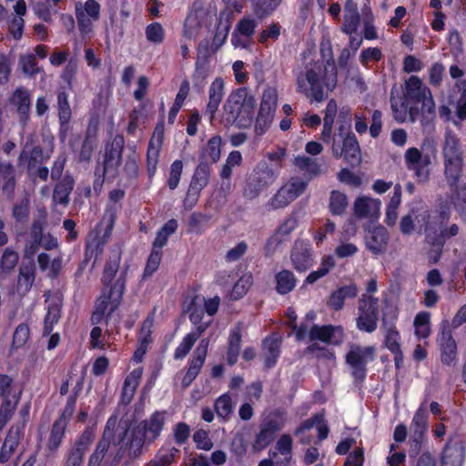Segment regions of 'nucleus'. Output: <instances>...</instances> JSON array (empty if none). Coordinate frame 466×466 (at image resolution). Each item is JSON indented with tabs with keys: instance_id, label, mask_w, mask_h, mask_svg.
<instances>
[{
	"instance_id": "58",
	"label": "nucleus",
	"mask_w": 466,
	"mask_h": 466,
	"mask_svg": "<svg viewBox=\"0 0 466 466\" xmlns=\"http://www.w3.org/2000/svg\"><path fill=\"white\" fill-rule=\"evenodd\" d=\"M214 410L219 419L227 421L233 411L231 397L228 393L220 395L214 403Z\"/></svg>"
},
{
	"instance_id": "17",
	"label": "nucleus",
	"mask_w": 466,
	"mask_h": 466,
	"mask_svg": "<svg viewBox=\"0 0 466 466\" xmlns=\"http://www.w3.org/2000/svg\"><path fill=\"white\" fill-rule=\"evenodd\" d=\"M290 261L293 268L299 272H306L314 264V250L311 244L305 240H296L290 250Z\"/></svg>"
},
{
	"instance_id": "3",
	"label": "nucleus",
	"mask_w": 466,
	"mask_h": 466,
	"mask_svg": "<svg viewBox=\"0 0 466 466\" xmlns=\"http://www.w3.org/2000/svg\"><path fill=\"white\" fill-rule=\"evenodd\" d=\"M337 85V68L332 58L311 60L297 76V91L310 101L325 99V88L332 91Z\"/></svg>"
},
{
	"instance_id": "6",
	"label": "nucleus",
	"mask_w": 466,
	"mask_h": 466,
	"mask_svg": "<svg viewBox=\"0 0 466 466\" xmlns=\"http://www.w3.org/2000/svg\"><path fill=\"white\" fill-rule=\"evenodd\" d=\"M451 216V202L448 199L440 198L425 226L426 240L429 244L445 245L447 240L459 234L460 228L457 224L447 226Z\"/></svg>"
},
{
	"instance_id": "8",
	"label": "nucleus",
	"mask_w": 466,
	"mask_h": 466,
	"mask_svg": "<svg viewBox=\"0 0 466 466\" xmlns=\"http://www.w3.org/2000/svg\"><path fill=\"white\" fill-rule=\"evenodd\" d=\"M286 413L280 409H275L261 420L258 432L253 441L254 451H260L268 447L285 426Z\"/></svg>"
},
{
	"instance_id": "21",
	"label": "nucleus",
	"mask_w": 466,
	"mask_h": 466,
	"mask_svg": "<svg viewBox=\"0 0 466 466\" xmlns=\"http://www.w3.org/2000/svg\"><path fill=\"white\" fill-rule=\"evenodd\" d=\"M309 337L312 341L319 340L327 344L339 346L343 342L345 333L341 326L314 324L309 329Z\"/></svg>"
},
{
	"instance_id": "1",
	"label": "nucleus",
	"mask_w": 466,
	"mask_h": 466,
	"mask_svg": "<svg viewBox=\"0 0 466 466\" xmlns=\"http://www.w3.org/2000/svg\"><path fill=\"white\" fill-rule=\"evenodd\" d=\"M167 420V411L157 410L134 426L128 425L121 431L118 429L113 441V445L118 449L108 454L104 466H119L125 457L129 460L140 457L144 446L153 444L160 437Z\"/></svg>"
},
{
	"instance_id": "18",
	"label": "nucleus",
	"mask_w": 466,
	"mask_h": 466,
	"mask_svg": "<svg viewBox=\"0 0 466 466\" xmlns=\"http://www.w3.org/2000/svg\"><path fill=\"white\" fill-rule=\"evenodd\" d=\"M9 104L15 109L19 124L25 127L31 116V94L25 86L16 87L8 98Z\"/></svg>"
},
{
	"instance_id": "60",
	"label": "nucleus",
	"mask_w": 466,
	"mask_h": 466,
	"mask_svg": "<svg viewBox=\"0 0 466 466\" xmlns=\"http://www.w3.org/2000/svg\"><path fill=\"white\" fill-rule=\"evenodd\" d=\"M162 254L163 252H158L157 250L151 249V252L147 259V263L143 270L140 282L147 280L158 269L162 259Z\"/></svg>"
},
{
	"instance_id": "45",
	"label": "nucleus",
	"mask_w": 466,
	"mask_h": 466,
	"mask_svg": "<svg viewBox=\"0 0 466 466\" xmlns=\"http://www.w3.org/2000/svg\"><path fill=\"white\" fill-rule=\"evenodd\" d=\"M178 224L175 218L167 220L157 232L156 238L152 243V250L162 252V248L167 245L169 237L177 229Z\"/></svg>"
},
{
	"instance_id": "53",
	"label": "nucleus",
	"mask_w": 466,
	"mask_h": 466,
	"mask_svg": "<svg viewBox=\"0 0 466 466\" xmlns=\"http://www.w3.org/2000/svg\"><path fill=\"white\" fill-rule=\"evenodd\" d=\"M297 227V221L293 218H289L283 221L279 227L275 235L270 237L265 246L267 253L271 250V246L278 245L281 242V239L279 238V235L288 236Z\"/></svg>"
},
{
	"instance_id": "62",
	"label": "nucleus",
	"mask_w": 466,
	"mask_h": 466,
	"mask_svg": "<svg viewBox=\"0 0 466 466\" xmlns=\"http://www.w3.org/2000/svg\"><path fill=\"white\" fill-rule=\"evenodd\" d=\"M282 0H257L254 6L255 14L259 18H265L270 15Z\"/></svg>"
},
{
	"instance_id": "59",
	"label": "nucleus",
	"mask_w": 466,
	"mask_h": 466,
	"mask_svg": "<svg viewBox=\"0 0 466 466\" xmlns=\"http://www.w3.org/2000/svg\"><path fill=\"white\" fill-rule=\"evenodd\" d=\"M147 40L156 46L161 45L166 36L165 29L159 22H152L145 28Z\"/></svg>"
},
{
	"instance_id": "41",
	"label": "nucleus",
	"mask_w": 466,
	"mask_h": 466,
	"mask_svg": "<svg viewBox=\"0 0 466 466\" xmlns=\"http://www.w3.org/2000/svg\"><path fill=\"white\" fill-rule=\"evenodd\" d=\"M22 397V390L14 392L10 398H3L0 405V431L5 427L7 422L15 414L17 405Z\"/></svg>"
},
{
	"instance_id": "12",
	"label": "nucleus",
	"mask_w": 466,
	"mask_h": 466,
	"mask_svg": "<svg viewBox=\"0 0 466 466\" xmlns=\"http://www.w3.org/2000/svg\"><path fill=\"white\" fill-rule=\"evenodd\" d=\"M95 440V431L86 427L66 451L62 466H84L85 455Z\"/></svg>"
},
{
	"instance_id": "55",
	"label": "nucleus",
	"mask_w": 466,
	"mask_h": 466,
	"mask_svg": "<svg viewBox=\"0 0 466 466\" xmlns=\"http://www.w3.org/2000/svg\"><path fill=\"white\" fill-rule=\"evenodd\" d=\"M442 154L444 160L463 159L460 141L455 136L449 135L445 137Z\"/></svg>"
},
{
	"instance_id": "43",
	"label": "nucleus",
	"mask_w": 466,
	"mask_h": 466,
	"mask_svg": "<svg viewBox=\"0 0 466 466\" xmlns=\"http://www.w3.org/2000/svg\"><path fill=\"white\" fill-rule=\"evenodd\" d=\"M463 159L444 160V175L451 192L457 189L462 175Z\"/></svg>"
},
{
	"instance_id": "27",
	"label": "nucleus",
	"mask_w": 466,
	"mask_h": 466,
	"mask_svg": "<svg viewBox=\"0 0 466 466\" xmlns=\"http://www.w3.org/2000/svg\"><path fill=\"white\" fill-rule=\"evenodd\" d=\"M233 13L230 10H223L219 13L216 31L213 36L211 48L216 52L226 41L231 28Z\"/></svg>"
},
{
	"instance_id": "7",
	"label": "nucleus",
	"mask_w": 466,
	"mask_h": 466,
	"mask_svg": "<svg viewBox=\"0 0 466 466\" xmlns=\"http://www.w3.org/2000/svg\"><path fill=\"white\" fill-rule=\"evenodd\" d=\"M128 270L129 265L125 264L115 281V285L110 289H102L101 295L95 302L94 310L90 318L93 325L100 324L106 316L109 318L119 307L126 291Z\"/></svg>"
},
{
	"instance_id": "30",
	"label": "nucleus",
	"mask_w": 466,
	"mask_h": 466,
	"mask_svg": "<svg viewBox=\"0 0 466 466\" xmlns=\"http://www.w3.org/2000/svg\"><path fill=\"white\" fill-rule=\"evenodd\" d=\"M400 334L396 326L389 327L384 336V345L393 355L395 367L399 370L403 362V353L400 348Z\"/></svg>"
},
{
	"instance_id": "37",
	"label": "nucleus",
	"mask_w": 466,
	"mask_h": 466,
	"mask_svg": "<svg viewBox=\"0 0 466 466\" xmlns=\"http://www.w3.org/2000/svg\"><path fill=\"white\" fill-rule=\"evenodd\" d=\"M360 24V15L357 5L352 0H348L345 5L344 21L341 31L351 35L357 32Z\"/></svg>"
},
{
	"instance_id": "38",
	"label": "nucleus",
	"mask_w": 466,
	"mask_h": 466,
	"mask_svg": "<svg viewBox=\"0 0 466 466\" xmlns=\"http://www.w3.org/2000/svg\"><path fill=\"white\" fill-rule=\"evenodd\" d=\"M380 201L369 197H359L354 201L353 211L357 218H364L377 214Z\"/></svg>"
},
{
	"instance_id": "16",
	"label": "nucleus",
	"mask_w": 466,
	"mask_h": 466,
	"mask_svg": "<svg viewBox=\"0 0 466 466\" xmlns=\"http://www.w3.org/2000/svg\"><path fill=\"white\" fill-rule=\"evenodd\" d=\"M437 343L441 350V361L443 365L451 366L457 359V343L452 336L449 322H441L437 336Z\"/></svg>"
},
{
	"instance_id": "24",
	"label": "nucleus",
	"mask_w": 466,
	"mask_h": 466,
	"mask_svg": "<svg viewBox=\"0 0 466 466\" xmlns=\"http://www.w3.org/2000/svg\"><path fill=\"white\" fill-rule=\"evenodd\" d=\"M225 96V82L222 77H216L210 84L208 88V101L204 111V116L212 122L216 113Z\"/></svg>"
},
{
	"instance_id": "23",
	"label": "nucleus",
	"mask_w": 466,
	"mask_h": 466,
	"mask_svg": "<svg viewBox=\"0 0 466 466\" xmlns=\"http://www.w3.org/2000/svg\"><path fill=\"white\" fill-rule=\"evenodd\" d=\"M282 339L273 332L266 336L261 341L263 369L268 370L274 368L281 354Z\"/></svg>"
},
{
	"instance_id": "25",
	"label": "nucleus",
	"mask_w": 466,
	"mask_h": 466,
	"mask_svg": "<svg viewBox=\"0 0 466 466\" xmlns=\"http://www.w3.org/2000/svg\"><path fill=\"white\" fill-rule=\"evenodd\" d=\"M29 218L30 201L24 198L12 208L13 227L17 237H24L27 233Z\"/></svg>"
},
{
	"instance_id": "56",
	"label": "nucleus",
	"mask_w": 466,
	"mask_h": 466,
	"mask_svg": "<svg viewBox=\"0 0 466 466\" xmlns=\"http://www.w3.org/2000/svg\"><path fill=\"white\" fill-rule=\"evenodd\" d=\"M295 197L292 196L290 189L285 185L282 186L278 192L268 200L267 207L271 209L283 208L293 201Z\"/></svg>"
},
{
	"instance_id": "22",
	"label": "nucleus",
	"mask_w": 466,
	"mask_h": 466,
	"mask_svg": "<svg viewBox=\"0 0 466 466\" xmlns=\"http://www.w3.org/2000/svg\"><path fill=\"white\" fill-rule=\"evenodd\" d=\"M367 249L375 256L384 254L388 248L390 235L388 229L381 226H374L365 231Z\"/></svg>"
},
{
	"instance_id": "44",
	"label": "nucleus",
	"mask_w": 466,
	"mask_h": 466,
	"mask_svg": "<svg viewBox=\"0 0 466 466\" xmlns=\"http://www.w3.org/2000/svg\"><path fill=\"white\" fill-rule=\"evenodd\" d=\"M18 66L27 78H35L38 74H45L44 67L38 65L35 56L27 52L19 56Z\"/></svg>"
},
{
	"instance_id": "61",
	"label": "nucleus",
	"mask_w": 466,
	"mask_h": 466,
	"mask_svg": "<svg viewBox=\"0 0 466 466\" xmlns=\"http://www.w3.org/2000/svg\"><path fill=\"white\" fill-rule=\"evenodd\" d=\"M221 146H222L221 137L219 136L212 137L208 141V144L203 150L201 158H204L206 156H208L211 160V164L217 163L220 158Z\"/></svg>"
},
{
	"instance_id": "19",
	"label": "nucleus",
	"mask_w": 466,
	"mask_h": 466,
	"mask_svg": "<svg viewBox=\"0 0 466 466\" xmlns=\"http://www.w3.org/2000/svg\"><path fill=\"white\" fill-rule=\"evenodd\" d=\"M56 110L59 123L58 137L65 141L68 136L72 119V109L69 103V94L65 88H60L56 92Z\"/></svg>"
},
{
	"instance_id": "39",
	"label": "nucleus",
	"mask_w": 466,
	"mask_h": 466,
	"mask_svg": "<svg viewBox=\"0 0 466 466\" xmlns=\"http://www.w3.org/2000/svg\"><path fill=\"white\" fill-rule=\"evenodd\" d=\"M0 185L3 193L13 196L16 187L15 168L11 162H0Z\"/></svg>"
},
{
	"instance_id": "49",
	"label": "nucleus",
	"mask_w": 466,
	"mask_h": 466,
	"mask_svg": "<svg viewBox=\"0 0 466 466\" xmlns=\"http://www.w3.org/2000/svg\"><path fill=\"white\" fill-rule=\"evenodd\" d=\"M111 441L104 432L102 438L97 441L93 452L89 455L86 466H103L104 459L108 452Z\"/></svg>"
},
{
	"instance_id": "64",
	"label": "nucleus",
	"mask_w": 466,
	"mask_h": 466,
	"mask_svg": "<svg viewBox=\"0 0 466 466\" xmlns=\"http://www.w3.org/2000/svg\"><path fill=\"white\" fill-rule=\"evenodd\" d=\"M451 201L456 209L466 216V184L451 191Z\"/></svg>"
},
{
	"instance_id": "14",
	"label": "nucleus",
	"mask_w": 466,
	"mask_h": 466,
	"mask_svg": "<svg viewBox=\"0 0 466 466\" xmlns=\"http://www.w3.org/2000/svg\"><path fill=\"white\" fill-rule=\"evenodd\" d=\"M125 137L116 134L110 142L106 143L101 168L115 177L123 160Z\"/></svg>"
},
{
	"instance_id": "54",
	"label": "nucleus",
	"mask_w": 466,
	"mask_h": 466,
	"mask_svg": "<svg viewBox=\"0 0 466 466\" xmlns=\"http://www.w3.org/2000/svg\"><path fill=\"white\" fill-rule=\"evenodd\" d=\"M294 165L299 170L308 174L310 178L320 174V165L315 158L306 156H297L294 159Z\"/></svg>"
},
{
	"instance_id": "47",
	"label": "nucleus",
	"mask_w": 466,
	"mask_h": 466,
	"mask_svg": "<svg viewBox=\"0 0 466 466\" xmlns=\"http://www.w3.org/2000/svg\"><path fill=\"white\" fill-rule=\"evenodd\" d=\"M66 428L64 423L53 422L46 443L49 452L56 453L59 450L65 440Z\"/></svg>"
},
{
	"instance_id": "36",
	"label": "nucleus",
	"mask_w": 466,
	"mask_h": 466,
	"mask_svg": "<svg viewBox=\"0 0 466 466\" xmlns=\"http://www.w3.org/2000/svg\"><path fill=\"white\" fill-rule=\"evenodd\" d=\"M62 309V297L56 296L54 299L48 304L47 312L45 316L43 326V336H49L53 331L54 326L59 321L61 318Z\"/></svg>"
},
{
	"instance_id": "29",
	"label": "nucleus",
	"mask_w": 466,
	"mask_h": 466,
	"mask_svg": "<svg viewBox=\"0 0 466 466\" xmlns=\"http://www.w3.org/2000/svg\"><path fill=\"white\" fill-rule=\"evenodd\" d=\"M359 289L356 284L344 285L333 290L329 296L327 305L334 311H339L344 308L345 299H354L358 296Z\"/></svg>"
},
{
	"instance_id": "35",
	"label": "nucleus",
	"mask_w": 466,
	"mask_h": 466,
	"mask_svg": "<svg viewBox=\"0 0 466 466\" xmlns=\"http://www.w3.org/2000/svg\"><path fill=\"white\" fill-rule=\"evenodd\" d=\"M210 73V61L208 56H198L195 63V69L192 74L193 86L200 91L207 84Z\"/></svg>"
},
{
	"instance_id": "33",
	"label": "nucleus",
	"mask_w": 466,
	"mask_h": 466,
	"mask_svg": "<svg viewBox=\"0 0 466 466\" xmlns=\"http://www.w3.org/2000/svg\"><path fill=\"white\" fill-rule=\"evenodd\" d=\"M298 279L290 269H281L274 275L275 291L281 296L293 291L298 284Z\"/></svg>"
},
{
	"instance_id": "34",
	"label": "nucleus",
	"mask_w": 466,
	"mask_h": 466,
	"mask_svg": "<svg viewBox=\"0 0 466 466\" xmlns=\"http://www.w3.org/2000/svg\"><path fill=\"white\" fill-rule=\"evenodd\" d=\"M429 428V413L427 400L425 399L415 411L410 422L412 435L425 437Z\"/></svg>"
},
{
	"instance_id": "50",
	"label": "nucleus",
	"mask_w": 466,
	"mask_h": 466,
	"mask_svg": "<svg viewBox=\"0 0 466 466\" xmlns=\"http://www.w3.org/2000/svg\"><path fill=\"white\" fill-rule=\"evenodd\" d=\"M210 175V164L201 159L193 173L189 184L204 189L209 183Z\"/></svg>"
},
{
	"instance_id": "63",
	"label": "nucleus",
	"mask_w": 466,
	"mask_h": 466,
	"mask_svg": "<svg viewBox=\"0 0 466 466\" xmlns=\"http://www.w3.org/2000/svg\"><path fill=\"white\" fill-rule=\"evenodd\" d=\"M153 319L150 317H147L141 324L139 334H138V340L137 345L147 348L152 343V328H153Z\"/></svg>"
},
{
	"instance_id": "20",
	"label": "nucleus",
	"mask_w": 466,
	"mask_h": 466,
	"mask_svg": "<svg viewBox=\"0 0 466 466\" xmlns=\"http://www.w3.org/2000/svg\"><path fill=\"white\" fill-rule=\"evenodd\" d=\"M465 453V443L459 436L449 438L441 452V466H461Z\"/></svg>"
},
{
	"instance_id": "51",
	"label": "nucleus",
	"mask_w": 466,
	"mask_h": 466,
	"mask_svg": "<svg viewBox=\"0 0 466 466\" xmlns=\"http://www.w3.org/2000/svg\"><path fill=\"white\" fill-rule=\"evenodd\" d=\"M349 206L348 197L339 190H331L329 200V209L333 216H342Z\"/></svg>"
},
{
	"instance_id": "28",
	"label": "nucleus",
	"mask_w": 466,
	"mask_h": 466,
	"mask_svg": "<svg viewBox=\"0 0 466 466\" xmlns=\"http://www.w3.org/2000/svg\"><path fill=\"white\" fill-rule=\"evenodd\" d=\"M121 258L122 253L120 250H112L110 252L102 271L101 283L103 288L110 289L115 285L116 274L120 269Z\"/></svg>"
},
{
	"instance_id": "46",
	"label": "nucleus",
	"mask_w": 466,
	"mask_h": 466,
	"mask_svg": "<svg viewBox=\"0 0 466 466\" xmlns=\"http://www.w3.org/2000/svg\"><path fill=\"white\" fill-rule=\"evenodd\" d=\"M96 130L88 127L78 153L79 162H89L95 148L96 147Z\"/></svg>"
},
{
	"instance_id": "48",
	"label": "nucleus",
	"mask_w": 466,
	"mask_h": 466,
	"mask_svg": "<svg viewBox=\"0 0 466 466\" xmlns=\"http://www.w3.org/2000/svg\"><path fill=\"white\" fill-rule=\"evenodd\" d=\"M47 211L46 208H40L37 215L34 218L30 227H28L29 238L44 240V230L47 226Z\"/></svg>"
},
{
	"instance_id": "2",
	"label": "nucleus",
	"mask_w": 466,
	"mask_h": 466,
	"mask_svg": "<svg viewBox=\"0 0 466 466\" xmlns=\"http://www.w3.org/2000/svg\"><path fill=\"white\" fill-rule=\"evenodd\" d=\"M390 106L393 117L398 123L407 120L414 123L420 117L423 130L433 127L436 116L435 102L431 89L416 76H410L405 81L401 96H390Z\"/></svg>"
},
{
	"instance_id": "11",
	"label": "nucleus",
	"mask_w": 466,
	"mask_h": 466,
	"mask_svg": "<svg viewBox=\"0 0 466 466\" xmlns=\"http://www.w3.org/2000/svg\"><path fill=\"white\" fill-rule=\"evenodd\" d=\"M375 360V348L356 346L345 356L346 363L351 368L355 383H363L367 377L368 363Z\"/></svg>"
},
{
	"instance_id": "31",
	"label": "nucleus",
	"mask_w": 466,
	"mask_h": 466,
	"mask_svg": "<svg viewBox=\"0 0 466 466\" xmlns=\"http://www.w3.org/2000/svg\"><path fill=\"white\" fill-rule=\"evenodd\" d=\"M75 187V179L72 175L66 173L61 180H57L53 191V202L56 205L67 206L69 196Z\"/></svg>"
},
{
	"instance_id": "5",
	"label": "nucleus",
	"mask_w": 466,
	"mask_h": 466,
	"mask_svg": "<svg viewBox=\"0 0 466 466\" xmlns=\"http://www.w3.org/2000/svg\"><path fill=\"white\" fill-rule=\"evenodd\" d=\"M256 99L247 87H238L228 96L222 113L225 126L248 128L254 122Z\"/></svg>"
},
{
	"instance_id": "4",
	"label": "nucleus",
	"mask_w": 466,
	"mask_h": 466,
	"mask_svg": "<svg viewBox=\"0 0 466 466\" xmlns=\"http://www.w3.org/2000/svg\"><path fill=\"white\" fill-rule=\"evenodd\" d=\"M331 127L323 126L320 138L325 144H332V155L336 158H343L349 165L355 167L361 162L360 146L356 135L351 130L349 112L347 119L339 121L332 136Z\"/></svg>"
},
{
	"instance_id": "10",
	"label": "nucleus",
	"mask_w": 466,
	"mask_h": 466,
	"mask_svg": "<svg viewBox=\"0 0 466 466\" xmlns=\"http://www.w3.org/2000/svg\"><path fill=\"white\" fill-rule=\"evenodd\" d=\"M379 316V299L366 293L362 294L358 302L357 329L362 332H374L378 329Z\"/></svg>"
},
{
	"instance_id": "26",
	"label": "nucleus",
	"mask_w": 466,
	"mask_h": 466,
	"mask_svg": "<svg viewBox=\"0 0 466 466\" xmlns=\"http://www.w3.org/2000/svg\"><path fill=\"white\" fill-rule=\"evenodd\" d=\"M44 161V149L41 146L25 145L18 157V165L25 166L28 175H33L35 168Z\"/></svg>"
},
{
	"instance_id": "32",
	"label": "nucleus",
	"mask_w": 466,
	"mask_h": 466,
	"mask_svg": "<svg viewBox=\"0 0 466 466\" xmlns=\"http://www.w3.org/2000/svg\"><path fill=\"white\" fill-rule=\"evenodd\" d=\"M242 341V331L240 324L232 328L228 339L226 350V362L228 366H234L238 360Z\"/></svg>"
},
{
	"instance_id": "15",
	"label": "nucleus",
	"mask_w": 466,
	"mask_h": 466,
	"mask_svg": "<svg viewBox=\"0 0 466 466\" xmlns=\"http://www.w3.org/2000/svg\"><path fill=\"white\" fill-rule=\"evenodd\" d=\"M277 178V174L268 164H259L249 176L246 191L251 198L257 197L268 186L272 185Z\"/></svg>"
},
{
	"instance_id": "9",
	"label": "nucleus",
	"mask_w": 466,
	"mask_h": 466,
	"mask_svg": "<svg viewBox=\"0 0 466 466\" xmlns=\"http://www.w3.org/2000/svg\"><path fill=\"white\" fill-rule=\"evenodd\" d=\"M279 93L276 87L268 86L263 90L256 118L254 131L257 136H263L269 129L278 106Z\"/></svg>"
},
{
	"instance_id": "40",
	"label": "nucleus",
	"mask_w": 466,
	"mask_h": 466,
	"mask_svg": "<svg viewBox=\"0 0 466 466\" xmlns=\"http://www.w3.org/2000/svg\"><path fill=\"white\" fill-rule=\"evenodd\" d=\"M35 279V267L34 263L22 265L19 268L16 290L20 296H25L31 289Z\"/></svg>"
},
{
	"instance_id": "42",
	"label": "nucleus",
	"mask_w": 466,
	"mask_h": 466,
	"mask_svg": "<svg viewBox=\"0 0 466 466\" xmlns=\"http://www.w3.org/2000/svg\"><path fill=\"white\" fill-rule=\"evenodd\" d=\"M22 397V390L14 392L10 398H3L0 405V431L5 427L7 422L15 414L17 405Z\"/></svg>"
},
{
	"instance_id": "13",
	"label": "nucleus",
	"mask_w": 466,
	"mask_h": 466,
	"mask_svg": "<svg viewBox=\"0 0 466 466\" xmlns=\"http://www.w3.org/2000/svg\"><path fill=\"white\" fill-rule=\"evenodd\" d=\"M404 162L408 170L413 172L418 183H425L430 178L431 159L429 154H423L417 147H410L404 154Z\"/></svg>"
},
{
	"instance_id": "57",
	"label": "nucleus",
	"mask_w": 466,
	"mask_h": 466,
	"mask_svg": "<svg viewBox=\"0 0 466 466\" xmlns=\"http://www.w3.org/2000/svg\"><path fill=\"white\" fill-rule=\"evenodd\" d=\"M180 456V450L173 446H162L156 453V460L162 466H170L177 461Z\"/></svg>"
},
{
	"instance_id": "52",
	"label": "nucleus",
	"mask_w": 466,
	"mask_h": 466,
	"mask_svg": "<svg viewBox=\"0 0 466 466\" xmlns=\"http://www.w3.org/2000/svg\"><path fill=\"white\" fill-rule=\"evenodd\" d=\"M205 360H206L196 356H192L188 360L187 372L181 380V386L183 389L188 388L197 379L205 364Z\"/></svg>"
}]
</instances>
